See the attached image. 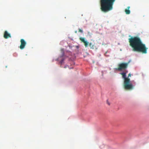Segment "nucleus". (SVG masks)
<instances>
[{
  "instance_id": "1",
  "label": "nucleus",
  "mask_w": 149,
  "mask_h": 149,
  "mask_svg": "<svg viewBox=\"0 0 149 149\" xmlns=\"http://www.w3.org/2000/svg\"><path fill=\"white\" fill-rule=\"evenodd\" d=\"M130 45L134 51L141 52L143 54L147 53L148 49L145 44L142 43L140 38L137 36L131 37L129 39Z\"/></svg>"
},
{
  "instance_id": "2",
  "label": "nucleus",
  "mask_w": 149,
  "mask_h": 149,
  "mask_svg": "<svg viewBox=\"0 0 149 149\" xmlns=\"http://www.w3.org/2000/svg\"><path fill=\"white\" fill-rule=\"evenodd\" d=\"M116 0H100V9L106 13L112 10L113 5Z\"/></svg>"
},
{
  "instance_id": "3",
  "label": "nucleus",
  "mask_w": 149,
  "mask_h": 149,
  "mask_svg": "<svg viewBox=\"0 0 149 149\" xmlns=\"http://www.w3.org/2000/svg\"><path fill=\"white\" fill-rule=\"evenodd\" d=\"M122 75V77L124 79V86L125 89L132 90L133 88V86L132 84L130 83V79L129 78L131 77V74L130 73L126 77V72H123L120 73Z\"/></svg>"
},
{
  "instance_id": "4",
  "label": "nucleus",
  "mask_w": 149,
  "mask_h": 149,
  "mask_svg": "<svg viewBox=\"0 0 149 149\" xmlns=\"http://www.w3.org/2000/svg\"><path fill=\"white\" fill-rule=\"evenodd\" d=\"M129 62L127 63H122L118 65V67L114 69L118 71L125 70L128 67Z\"/></svg>"
},
{
  "instance_id": "5",
  "label": "nucleus",
  "mask_w": 149,
  "mask_h": 149,
  "mask_svg": "<svg viewBox=\"0 0 149 149\" xmlns=\"http://www.w3.org/2000/svg\"><path fill=\"white\" fill-rule=\"evenodd\" d=\"M21 45L19 48L21 49H24L26 44V42L23 39H21L20 40Z\"/></svg>"
},
{
  "instance_id": "6",
  "label": "nucleus",
  "mask_w": 149,
  "mask_h": 149,
  "mask_svg": "<svg viewBox=\"0 0 149 149\" xmlns=\"http://www.w3.org/2000/svg\"><path fill=\"white\" fill-rule=\"evenodd\" d=\"M79 39L82 42H83L84 44L85 47H86L88 46L89 42L85 40L84 38L81 37L79 38Z\"/></svg>"
},
{
  "instance_id": "7",
  "label": "nucleus",
  "mask_w": 149,
  "mask_h": 149,
  "mask_svg": "<svg viewBox=\"0 0 149 149\" xmlns=\"http://www.w3.org/2000/svg\"><path fill=\"white\" fill-rule=\"evenodd\" d=\"M4 37L6 39H7L9 38H10L11 36L10 34L8 33L7 31H5L4 33Z\"/></svg>"
},
{
  "instance_id": "8",
  "label": "nucleus",
  "mask_w": 149,
  "mask_h": 149,
  "mask_svg": "<svg viewBox=\"0 0 149 149\" xmlns=\"http://www.w3.org/2000/svg\"><path fill=\"white\" fill-rule=\"evenodd\" d=\"M89 46L92 49H97V48L92 43H90L89 44Z\"/></svg>"
},
{
  "instance_id": "9",
  "label": "nucleus",
  "mask_w": 149,
  "mask_h": 149,
  "mask_svg": "<svg viewBox=\"0 0 149 149\" xmlns=\"http://www.w3.org/2000/svg\"><path fill=\"white\" fill-rule=\"evenodd\" d=\"M130 8V7L129 6H128L127 7L128 9H126L125 10V12L127 14H130V11L129 10V9Z\"/></svg>"
},
{
  "instance_id": "10",
  "label": "nucleus",
  "mask_w": 149,
  "mask_h": 149,
  "mask_svg": "<svg viewBox=\"0 0 149 149\" xmlns=\"http://www.w3.org/2000/svg\"><path fill=\"white\" fill-rule=\"evenodd\" d=\"M61 52L62 53V55L61 57H62L64 55V50L63 49H61Z\"/></svg>"
},
{
  "instance_id": "11",
  "label": "nucleus",
  "mask_w": 149,
  "mask_h": 149,
  "mask_svg": "<svg viewBox=\"0 0 149 149\" xmlns=\"http://www.w3.org/2000/svg\"><path fill=\"white\" fill-rule=\"evenodd\" d=\"M64 59L63 58H62L61 60V61H60V63L61 64H62V63H63V61L64 60Z\"/></svg>"
},
{
  "instance_id": "12",
  "label": "nucleus",
  "mask_w": 149,
  "mask_h": 149,
  "mask_svg": "<svg viewBox=\"0 0 149 149\" xmlns=\"http://www.w3.org/2000/svg\"><path fill=\"white\" fill-rule=\"evenodd\" d=\"M78 30H79V32H80L81 33H83V30L81 29H78Z\"/></svg>"
},
{
  "instance_id": "13",
  "label": "nucleus",
  "mask_w": 149,
  "mask_h": 149,
  "mask_svg": "<svg viewBox=\"0 0 149 149\" xmlns=\"http://www.w3.org/2000/svg\"><path fill=\"white\" fill-rule=\"evenodd\" d=\"M67 67H68V65H67V66H65L64 67V68H67Z\"/></svg>"
},
{
  "instance_id": "14",
  "label": "nucleus",
  "mask_w": 149,
  "mask_h": 149,
  "mask_svg": "<svg viewBox=\"0 0 149 149\" xmlns=\"http://www.w3.org/2000/svg\"><path fill=\"white\" fill-rule=\"evenodd\" d=\"M127 72H127V71H126L125 72H126V73H127Z\"/></svg>"
},
{
  "instance_id": "15",
  "label": "nucleus",
  "mask_w": 149,
  "mask_h": 149,
  "mask_svg": "<svg viewBox=\"0 0 149 149\" xmlns=\"http://www.w3.org/2000/svg\"><path fill=\"white\" fill-rule=\"evenodd\" d=\"M75 33H77V31H76L75 32Z\"/></svg>"
}]
</instances>
